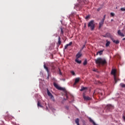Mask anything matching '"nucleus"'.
<instances>
[{
    "mask_svg": "<svg viewBox=\"0 0 125 125\" xmlns=\"http://www.w3.org/2000/svg\"><path fill=\"white\" fill-rule=\"evenodd\" d=\"M120 85L121 87H125V84L121 83L120 84Z\"/></svg>",
    "mask_w": 125,
    "mask_h": 125,
    "instance_id": "26",
    "label": "nucleus"
},
{
    "mask_svg": "<svg viewBox=\"0 0 125 125\" xmlns=\"http://www.w3.org/2000/svg\"><path fill=\"white\" fill-rule=\"evenodd\" d=\"M58 44L59 45H60V44H61V38H60V37L58 38Z\"/></svg>",
    "mask_w": 125,
    "mask_h": 125,
    "instance_id": "21",
    "label": "nucleus"
},
{
    "mask_svg": "<svg viewBox=\"0 0 125 125\" xmlns=\"http://www.w3.org/2000/svg\"><path fill=\"white\" fill-rule=\"evenodd\" d=\"M90 16L89 15L86 16L85 18V19H88Z\"/></svg>",
    "mask_w": 125,
    "mask_h": 125,
    "instance_id": "34",
    "label": "nucleus"
},
{
    "mask_svg": "<svg viewBox=\"0 0 125 125\" xmlns=\"http://www.w3.org/2000/svg\"><path fill=\"white\" fill-rule=\"evenodd\" d=\"M84 47H85V44L83 46L82 48H81V49L80 50V51H81V52H82V51H83V48H84Z\"/></svg>",
    "mask_w": 125,
    "mask_h": 125,
    "instance_id": "27",
    "label": "nucleus"
},
{
    "mask_svg": "<svg viewBox=\"0 0 125 125\" xmlns=\"http://www.w3.org/2000/svg\"><path fill=\"white\" fill-rule=\"evenodd\" d=\"M75 62L77 63L78 64H81L82 63V61H79V59H75Z\"/></svg>",
    "mask_w": 125,
    "mask_h": 125,
    "instance_id": "19",
    "label": "nucleus"
},
{
    "mask_svg": "<svg viewBox=\"0 0 125 125\" xmlns=\"http://www.w3.org/2000/svg\"><path fill=\"white\" fill-rule=\"evenodd\" d=\"M86 64H87V61L86 60H85L84 62H83V65H84V66H85Z\"/></svg>",
    "mask_w": 125,
    "mask_h": 125,
    "instance_id": "25",
    "label": "nucleus"
},
{
    "mask_svg": "<svg viewBox=\"0 0 125 125\" xmlns=\"http://www.w3.org/2000/svg\"><path fill=\"white\" fill-rule=\"evenodd\" d=\"M83 4H84V1H83V0H81V2L75 4L74 8L75 9H76V10H80L82 9V7H83Z\"/></svg>",
    "mask_w": 125,
    "mask_h": 125,
    "instance_id": "2",
    "label": "nucleus"
},
{
    "mask_svg": "<svg viewBox=\"0 0 125 125\" xmlns=\"http://www.w3.org/2000/svg\"><path fill=\"white\" fill-rule=\"evenodd\" d=\"M43 67H44V68L46 70V71L48 74L47 79H49V70L48 69V67H47L46 66V65H45V64H44Z\"/></svg>",
    "mask_w": 125,
    "mask_h": 125,
    "instance_id": "9",
    "label": "nucleus"
},
{
    "mask_svg": "<svg viewBox=\"0 0 125 125\" xmlns=\"http://www.w3.org/2000/svg\"><path fill=\"white\" fill-rule=\"evenodd\" d=\"M97 10H98V11H100V8H98V9H97Z\"/></svg>",
    "mask_w": 125,
    "mask_h": 125,
    "instance_id": "40",
    "label": "nucleus"
},
{
    "mask_svg": "<svg viewBox=\"0 0 125 125\" xmlns=\"http://www.w3.org/2000/svg\"><path fill=\"white\" fill-rule=\"evenodd\" d=\"M86 26V23H84V27L85 28Z\"/></svg>",
    "mask_w": 125,
    "mask_h": 125,
    "instance_id": "39",
    "label": "nucleus"
},
{
    "mask_svg": "<svg viewBox=\"0 0 125 125\" xmlns=\"http://www.w3.org/2000/svg\"><path fill=\"white\" fill-rule=\"evenodd\" d=\"M103 37L104 38H109L111 40L113 39V36H112V35L109 33H106L105 35H103Z\"/></svg>",
    "mask_w": 125,
    "mask_h": 125,
    "instance_id": "6",
    "label": "nucleus"
},
{
    "mask_svg": "<svg viewBox=\"0 0 125 125\" xmlns=\"http://www.w3.org/2000/svg\"><path fill=\"white\" fill-rule=\"evenodd\" d=\"M125 38L123 39V41H125Z\"/></svg>",
    "mask_w": 125,
    "mask_h": 125,
    "instance_id": "41",
    "label": "nucleus"
},
{
    "mask_svg": "<svg viewBox=\"0 0 125 125\" xmlns=\"http://www.w3.org/2000/svg\"><path fill=\"white\" fill-rule=\"evenodd\" d=\"M65 108L66 109V110H68L69 109V106H65Z\"/></svg>",
    "mask_w": 125,
    "mask_h": 125,
    "instance_id": "35",
    "label": "nucleus"
},
{
    "mask_svg": "<svg viewBox=\"0 0 125 125\" xmlns=\"http://www.w3.org/2000/svg\"><path fill=\"white\" fill-rule=\"evenodd\" d=\"M37 106L38 107H41V108H42V104H41V103H40V102H38Z\"/></svg>",
    "mask_w": 125,
    "mask_h": 125,
    "instance_id": "23",
    "label": "nucleus"
},
{
    "mask_svg": "<svg viewBox=\"0 0 125 125\" xmlns=\"http://www.w3.org/2000/svg\"><path fill=\"white\" fill-rule=\"evenodd\" d=\"M110 15L111 16H112V17H114V16H115V14L114 13H110Z\"/></svg>",
    "mask_w": 125,
    "mask_h": 125,
    "instance_id": "30",
    "label": "nucleus"
},
{
    "mask_svg": "<svg viewBox=\"0 0 125 125\" xmlns=\"http://www.w3.org/2000/svg\"><path fill=\"white\" fill-rule=\"evenodd\" d=\"M60 30H61V33L62 34V35H63V34H64V31H63V28L62 27H61Z\"/></svg>",
    "mask_w": 125,
    "mask_h": 125,
    "instance_id": "24",
    "label": "nucleus"
},
{
    "mask_svg": "<svg viewBox=\"0 0 125 125\" xmlns=\"http://www.w3.org/2000/svg\"><path fill=\"white\" fill-rule=\"evenodd\" d=\"M80 119H79V118H77L75 120V123L76 124V125H80Z\"/></svg>",
    "mask_w": 125,
    "mask_h": 125,
    "instance_id": "20",
    "label": "nucleus"
},
{
    "mask_svg": "<svg viewBox=\"0 0 125 125\" xmlns=\"http://www.w3.org/2000/svg\"><path fill=\"white\" fill-rule=\"evenodd\" d=\"M105 18H106V15H104L102 20L105 21Z\"/></svg>",
    "mask_w": 125,
    "mask_h": 125,
    "instance_id": "31",
    "label": "nucleus"
},
{
    "mask_svg": "<svg viewBox=\"0 0 125 125\" xmlns=\"http://www.w3.org/2000/svg\"><path fill=\"white\" fill-rule=\"evenodd\" d=\"M103 51H104V49L97 52L96 55H98V54H100V55H102V54H103Z\"/></svg>",
    "mask_w": 125,
    "mask_h": 125,
    "instance_id": "18",
    "label": "nucleus"
},
{
    "mask_svg": "<svg viewBox=\"0 0 125 125\" xmlns=\"http://www.w3.org/2000/svg\"><path fill=\"white\" fill-rule=\"evenodd\" d=\"M88 27L90 28L91 31H93L95 28V24L94 23V21L91 20L88 23Z\"/></svg>",
    "mask_w": 125,
    "mask_h": 125,
    "instance_id": "3",
    "label": "nucleus"
},
{
    "mask_svg": "<svg viewBox=\"0 0 125 125\" xmlns=\"http://www.w3.org/2000/svg\"><path fill=\"white\" fill-rule=\"evenodd\" d=\"M83 125H86V124H85V122H83Z\"/></svg>",
    "mask_w": 125,
    "mask_h": 125,
    "instance_id": "38",
    "label": "nucleus"
},
{
    "mask_svg": "<svg viewBox=\"0 0 125 125\" xmlns=\"http://www.w3.org/2000/svg\"><path fill=\"white\" fill-rule=\"evenodd\" d=\"M116 73H117V70L115 69H112L111 72V75H113L115 83H118V81H119V80L117 78V76H116Z\"/></svg>",
    "mask_w": 125,
    "mask_h": 125,
    "instance_id": "4",
    "label": "nucleus"
},
{
    "mask_svg": "<svg viewBox=\"0 0 125 125\" xmlns=\"http://www.w3.org/2000/svg\"><path fill=\"white\" fill-rule=\"evenodd\" d=\"M87 89V87H84L83 86H81V89H80V91H83V90H85Z\"/></svg>",
    "mask_w": 125,
    "mask_h": 125,
    "instance_id": "17",
    "label": "nucleus"
},
{
    "mask_svg": "<svg viewBox=\"0 0 125 125\" xmlns=\"http://www.w3.org/2000/svg\"><path fill=\"white\" fill-rule=\"evenodd\" d=\"M93 71V72H97V69H94Z\"/></svg>",
    "mask_w": 125,
    "mask_h": 125,
    "instance_id": "36",
    "label": "nucleus"
},
{
    "mask_svg": "<svg viewBox=\"0 0 125 125\" xmlns=\"http://www.w3.org/2000/svg\"><path fill=\"white\" fill-rule=\"evenodd\" d=\"M59 74L61 76H62V72H61V70H60V68H59Z\"/></svg>",
    "mask_w": 125,
    "mask_h": 125,
    "instance_id": "28",
    "label": "nucleus"
},
{
    "mask_svg": "<svg viewBox=\"0 0 125 125\" xmlns=\"http://www.w3.org/2000/svg\"><path fill=\"white\" fill-rule=\"evenodd\" d=\"M53 85L56 88H57V89H59V90H63V88H62L60 86H59L56 83H54Z\"/></svg>",
    "mask_w": 125,
    "mask_h": 125,
    "instance_id": "7",
    "label": "nucleus"
},
{
    "mask_svg": "<svg viewBox=\"0 0 125 125\" xmlns=\"http://www.w3.org/2000/svg\"><path fill=\"white\" fill-rule=\"evenodd\" d=\"M82 55H83V54H82L81 51H79L76 56V59H79V58L82 57Z\"/></svg>",
    "mask_w": 125,
    "mask_h": 125,
    "instance_id": "8",
    "label": "nucleus"
},
{
    "mask_svg": "<svg viewBox=\"0 0 125 125\" xmlns=\"http://www.w3.org/2000/svg\"><path fill=\"white\" fill-rule=\"evenodd\" d=\"M89 122H90V123H92V124L94 123V121H93V120L91 119V118L89 119Z\"/></svg>",
    "mask_w": 125,
    "mask_h": 125,
    "instance_id": "32",
    "label": "nucleus"
},
{
    "mask_svg": "<svg viewBox=\"0 0 125 125\" xmlns=\"http://www.w3.org/2000/svg\"><path fill=\"white\" fill-rule=\"evenodd\" d=\"M71 74H72V75H73V76H75V72H74V71H71Z\"/></svg>",
    "mask_w": 125,
    "mask_h": 125,
    "instance_id": "29",
    "label": "nucleus"
},
{
    "mask_svg": "<svg viewBox=\"0 0 125 125\" xmlns=\"http://www.w3.org/2000/svg\"><path fill=\"white\" fill-rule=\"evenodd\" d=\"M118 34L119 36H121V37H125V34L124 33L121 32V30L118 31Z\"/></svg>",
    "mask_w": 125,
    "mask_h": 125,
    "instance_id": "16",
    "label": "nucleus"
},
{
    "mask_svg": "<svg viewBox=\"0 0 125 125\" xmlns=\"http://www.w3.org/2000/svg\"><path fill=\"white\" fill-rule=\"evenodd\" d=\"M47 93L50 98L52 100V101L54 102V101H55V100L54 99V97L53 96V95L50 92H49V90H48V89H47Z\"/></svg>",
    "mask_w": 125,
    "mask_h": 125,
    "instance_id": "5",
    "label": "nucleus"
},
{
    "mask_svg": "<svg viewBox=\"0 0 125 125\" xmlns=\"http://www.w3.org/2000/svg\"><path fill=\"white\" fill-rule=\"evenodd\" d=\"M83 98L84 100H86V101H88V100H90V98L88 96H85L84 95H83Z\"/></svg>",
    "mask_w": 125,
    "mask_h": 125,
    "instance_id": "11",
    "label": "nucleus"
},
{
    "mask_svg": "<svg viewBox=\"0 0 125 125\" xmlns=\"http://www.w3.org/2000/svg\"><path fill=\"white\" fill-rule=\"evenodd\" d=\"M120 10L121 11H125V8H121Z\"/></svg>",
    "mask_w": 125,
    "mask_h": 125,
    "instance_id": "33",
    "label": "nucleus"
},
{
    "mask_svg": "<svg viewBox=\"0 0 125 125\" xmlns=\"http://www.w3.org/2000/svg\"><path fill=\"white\" fill-rule=\"evenodd\" d=\"M111 41H112L113 42H114L116 44H119V43H120V41L119 40L116 41L114 39V38H113Z\"/></svg>",
    "mask_w": 125,
    "mask_h": 125,
    "instance_id": "15",
    "label": "nucleus"
},
{
    "mask_svg": "<svg viewBox=\"0 0 125 125\" xmlns=\"http://www.w3.org/2000/svg\"><path fill=\"white\" fill-rule=\"evenodd\" d=\"M106 108L108 109V110H109L110 109H113L114 106L111 104H108L106 106Z\"/></svg>",
    "mask_w": 125,
    "mask_h": 125,
    "instance_id": "14",
    "label": "nucleus"
},
{
    "mask_svg": "<svg viewBox=\"0 0 125 125\" xmlns=\"http://www.w3.org/2000/svg\"><path fill=\"white\" fill-rule=\"evenodd\" d=\"M79 82H80V78L79 77L76 78L75 79V83H74V85H76L77 84V83H79Z\"/></svg>",
    "mask_w": 125,
    "mask_h": 125,
    "instance_id": "12",
    "label": "nucleus"
},
{
    "mask_svg": "<svg viewBox=\"0 0 125 125\" xmlns=\"http://www.w3.org/2000/svg\"><path fill=\"white\" fill-rule=\"evenodd\" d=\"M65 96L66 99H68V95L67 94H65Z\"/></svg>",
    "mask_w": 125,
    "mask_h": 125,
    "instance_id": "37",
    "label": "nucleus"
},
{
    "mask_svg": "<svg viewBox=\"0 0 125 125\" xmlns=\"http://www.w3.org/2000/svg\"><path fill=\"white\" fill-rule=\"evenodd\" d=\"M111 21H113V20H111Z\"/></svg>",
    "mask_w": 125,
    "mask_h": 125,
    "instance_id": "42",
    "label": "nucleus"
},
{
    "mask_svg": "<svg viewBox=\"0 0 125 125\" xmlns=\"http://www.w3.org/2000/svg\"><path fill=\"white\" fill-rule=\"evenodd\" d=\"M95 61L98 65H106L107 64L106 60L101 58H98L96 60H95Z\"/></svg>",
    "mask_w": 125,
    "mask_h": 125,
    "instance_id": "1",
    "label": "nucleus"
},
{
    "mask_svg": "<svg viewBox=\"0 0 125 125\" xmlns=\"http://www.w3.org/2000/svg\"><path fill=\"white\" fill-rule=\"evenodd\" d=\"M110 43H111V42H110V41H106V43L105 44L106 47H108V46L110 45Z\"/></svg>",
    "mask_w": 125,
    "mask_h": 125,
    "instance_id": "22",
    "label": "nucleus"
},
{
    "mask_svg": "<svg viewBox=\"0 0 125 125\" xmlns=\"http://www.w3.org/2000/svg\"><path fill=\"white\" fill-rule=\"evenodd\" d=\"M105 21L101 20V21L99 22V29H101V28H102V26L104 24V22Z\"/></svg>",
    "mask_w": 125,
    "mask_h": 125,
    "instance_id": "10",
    "label": "nucleus"
},
{
    "mask_svg": "<svg viewBox=\"0 0 125 125\" xmlns=\"http://www.w3.org/2000/svg\"><path fill=\"white\" fill-rule=\"evenodd\" d=\"M73 42H70L68 44H67L64 46V49H67L68 48V46H70L71 44H72Z\"/></svg>",
    "mask_w": 125,
    "mask_h": 125,
    "instance_id": "13",
    "label": "nucleus"
}]
</instances>
